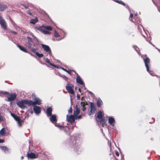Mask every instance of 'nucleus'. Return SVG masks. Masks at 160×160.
<instances>
[{
    "label": "nucleus",
    "mask_w": 160,
    "mask_h": 160,
    "mask_svg": "<svg viewBox=\"0 0 160 160\" xmlns=\"http://www.w3.org/2000/svg\"><path fill=\"white\" fill-rule=\"evenodd\" d=\"M0 94L9 95L7 97V101L8 102H11L14 101L17 97L16 94L15 93H10L6 91H0Z\"/></svg>",
    "instance_id": "nucleus-1"
},
{
    "label": "nucleus",
    "mask_w": 160,
    "mask_h": 160,
    "mask_svg": "<svg viewBox=\"0 0 160 160\" xmlns=\"http://www.w3.org/2000/svg\"><path fill=\"white\" fill-rule=\"evenodd\" d=\"M17 104L18 106L22 109H24L27 108L24 104L28 105V106H30L29 100H21L17 102Z\"/></svg>",
    "instance_id": "nucleus-2"
},
{
    "label": "nucleus",
    "mask_w": 160,
    "mask_h": 160,
    "mask_svg": "<svg viewBox=\"0 0 160 160\" xmlns=\"http://www.w3.org/2000/svg\"><path fill=\"white\" fill-rule=\"evenodd\" d=\"M34 100V101L33 102L32 101L29 100L30 106L35 105L37 104L40 105L41 104V100H40L38 98H36L35 97Z\"/></svg>",
    "instance_id": "nucleus-3"
},
{
    "label": "nucleus",
    "mask_w": 160,
    "mask_h": 160,
    "mask_svg": "<svg viewBox=\"0 0 160 160\" xmlns=\"http://www.w3.org/2000/svg\"><path fill=\"white\" fill-rule=\"evenodd\" d=\"M145 66L148 72L149 71V65L150 60L148 58L146 57L145 58L143 59Z\"/></svg>",
    "instance_id": "nucleus-4"
},
{
    "label": "nucleus",
    "mask_w": 160,
    "mask_h": 160,
    "mask_svg": "<svg viewBox=\"0 0 160 160\" xmlns=\"http://www.w3.org/2000/svg\"><path fill=\"white\" fill-rule=\"evenodd\" d=\"M0 24L3 29L6 30L7 29V26L5 20L1 16H0Z\"/></svg>",
    "instance_id": "nucleus-5"
},
{
    "label": "nucleus",
    "mask_w": 160,
    "mask_h": 160,
    "mask_svg": "<svg viewBox=\"0 0 160 160\" xmlns=\"http://www.w3.org/2000/svg\"><path fill=\"white\" fill-rule=\"evenodd\" d=\"M73 86H72L71 85L70 86L69 83L66 86V89L68 91L69 93L71 94H74V91L73 89Z\"/></svg>",
    "instance_id": "nucleus-6"
},
{
    "label": "nucleus",
    "mask_w": 160,
    "mask_h": 160,
    "mask_svg": "<svg viewBox=\"0 0 160 160\" xmlns=\"http://www.w3.org/2000/svg\"><path fill=\"white\" fill-rule=\"evenodd\" d=\"M38 154L31 152L29 153H28L27 154V156L28 158L30 159H33L36 158L38 157Z\"/></svg>",
    "instance_id": "nucleus-7"
},
{
    "label": "nucleus",
    "mask_w": 160,
    "mask_h": 160,
    "mask_svg": "<svg viewBox=\"0 0 160 160\" xmlns=\"http://www.w3.org/2000/svg\"><path fill=\"white\" fill-rule=\"evenodd\" d=\"M75 117L74 115L67 116V120L68 122L72 123L75 121Z\"/></svg>",
    "instance_id": "nucleus-8"
},
{
    "label": "nucleus",
    "mask_w": 160,
    "mask_h": 160,
    "mask_svg": "<svg viewBox=\"0 0 160 160\" xmlns=\"http://www.w3.org/2000/svg\"><path fill=\"white\" fill-rule=\"evenodd\" d=\"M42 47L43 50L47 52H48L49 54H51V51L49 47L47 45L42 44Z\"/></svg>",
    "instance_id": "nucleus-9"
},
{
    "label": "nucleus",
    "mask_w": 160,
    "mask_h": 160,
    "mask_svg": "<svg viewBox=\"0 0 160 160\" xmlns=\"http://www.w3.org/2000/svg\"><path fill=\"white\" fill-rule=\"evenodd\" d=\"M90 113L93 114L95 112L96 110L95 105L93 103L90 102Z\"/></svg>",
    "instance_id": "nucleus-10"
},
{
    "label": "nucleus",
    "mask_w": 160,
    "mask_h": 160,
    "mask_svg": "<svg viewBox=\"0 0 160 160\" xmlns=\"http://www.w3.org/2000/svg\"><path fill=\"white\" fill-rule=\"evenodd\" d=\"M77 76L76 78L77 82L81 85H84V83L80 76L78 74H77Z\"/></svg>",
    "instance_id": "nucleus-11"
},
{
    "label": "nucleus",
    "mask_w": 160,
    "mask_h": 160,
    "mask_svg": "<svg viewBox=\"0 0 160 160\" xmlns=\"http://www.w3.org/2000/svg\"><path fill=\"white\" fill-rule=\"evenodd\" d=\"M33 110L35 113L36 114H38L41 112V108L39 106H34Z\"/></svg>",
    "instance_id": "nucleus-12"
},
{
    "label": "nucleus",
    "mask_w": 160,
    "mask_h": 160,
    "mask_svg": "<svg viewBox=\"0 0 160 160\" xmlns=\"http://www.w3.org/2000/svg\"><path fill=\"white\" fill-rule=\"evenodd\" d=\"M50 119L51 121L53 123H56L57 121V119L56 118V116L55 115H52L50 116Z\"/></svg>",
    "instance_id": "nucleus-13"
},
{
    "label": "nucleus",
    "mask_w": 160,
    "mask_h": 160,
    "mask_svg": "<svg viewBox=\"0 0 160 160\" xmlns=\"http://www.w3.org/2000/svg\"><path fill=\"white\" fill-rule=\"evenodd\" d=\"M52 108L51 107H49L46 110V113L48 117L52 115Z\"/></svg>",
    "instance_id": "nucleus-14"
},
{
    "label": "nucleus",
    "mask_w": 160,
    "mask_h": 160,
    "mask_svg": "<svg viewBox=\"0 0 160 160\" xmlns=\"http://www.w3.org/2000/svg\"><path fill=\"white\" fill-rule=\"evenodd\" d=\"M7 8V7L6 5L0 2V11H3Z\"/></svg>",
    "instance_id": "nucleus-15"
},
{
    "label": "nucleus",
    "mask_w": 160,
    "mask_h": 160,
    "mask_svg": "<svg viewBox=\"0 0 160 160\" xmlns=\"http://www.w3.org/2000/svg\"><path fill=\"white\" fill-rule=\"evenodd\" d=\"M80 112V110L78 108L77 105L75 106V110L74 111V116H77L78 114Z\"/></svg>",
    "instance_id": "nucleus-16"
},
{
    "label": "nucleus",
    "mask_w": 160,
    "mask_h": 160,
    "mask_svg": "<svg viewBox=\"0 0 160 160\" xmlns=\"http://www.w3.org/2000/svg\"><path fill=\"white\" fill-rule=\"evenodd\" d=\"M115 120L114 118L109 117L108 119V122L110 125H114L113 124L115 123Z\"/></svg>",
    "instance_id": "nucleus-17"
},
{
    "label": "nucleus",
    "mask_w": 160,
    "mask_h": 160,
    "mask_svg": "<svg viewBox=\"0 0 160 160\" xmlns=\"http://www.w3.org/2000/svg\"><path fill=\"white\" fill-rule=\"evenodd\" d=\"M133 22L137 24H139L140 23L141 21L140 19L136 15H135L134 16V21Z\"/></svg>",
    "instance_id": "nucleus-18"
},
{
    "label": "nucleus",
    "mask_w": 160,
    "mask_h": 160,
    "mask_svg": "<svg viewBox=\"0 0 160 160\" xmlns=\"http://www.w3.org/2000/svg\"><path fill=\"white\" fill-rule=\"evenodd\" d=\"M17 47L19 48V49L22 51L24 52H27V50L24 47H22L20 45L17 44Z\"/></svg>",
    "instance_id": "nucleus-19"
},
{
    "label": "nucleus",
    "mask_w": 160,
    "mask_h": 160,
    "mask_svg": "<svg viewBox=\"0 0 160 160\" xmlns=\"http://www.w3.org/2000/svg\"><path fill=\"white\" fill-rule=\"evenodd\" d=\"M103 116L102 112L101 111H99L98 113L97 118L99 119H100L101 118H103Z\"/></svg>",
    "instance_id": "nucleus-20"
},
{
    "label": "nucleus",
    "mask_w": 160,
    "mask_h": 160,
    "mask_svg": "<svg viewBox=\"0 0 160 160\" xmlns=\"http://www.w3.org/2000/svg\"><path fill=\"white\" fill-rule=\"evenodd\" d=\"M35 28L37 30L40 31L42 32L43 30H44V26L42 25L41 26H39L38 27H36Z\"/></svg>",
    "instance_id": "nucleus-21"
},
{
    "label": "nucleus",
    "mask_w": 160,
    "mask_h": 160,
    "mask_svg": "<svg viewBox=\"0 0 160 160\" xmlns=\"http://www.w3.org/2000/svg\"><path fill=\"white\" fill-rule=\"evenodd\" d=\"M38 21V18L36 17L34 19H32L30 20V23L35 24Z\"/></svg>",
    "instance_id": "nucleus-22"
},
{
    "label": "nucleus",
    "mask_w": 160,
    "mask_h": 160,
    "mask_svg": "<svg viewBox=\"0 0 160 160\" xmlns=\"http://www.w3.org/2000/svg\"><path fill=\"white\" fill-rule=\"evenodd\" d=\"M6 131L5 128H2L0 131V135L2 136H4L6 134Z\"/></svg>",
    "instance_id": "nucleus-23"
},
{
    "label": "nucleus",
    "mask_w": 160,
    "mask_h": 160,
    "mask_svg": "<svg viewBox=\"0 0 160 160\" xmlns=\"http://www.w3.org/2000/svg\"><path fill=\"white\" fill-rule=\"evenodd\" d=\"M11 115L16 121L18 120L20 118L19 117L16 115L14 113H11Z\"/></svg>",
    "instance_id": "nucleus-24"
},
{
    "label": "nucleus",
    "mask_w": 160,
    "mask_h": 160,
    "mask_svg": "<svg viewBox=\"0 0 160 160\" xmlns=\"http://www.w3.org/2000/svg\"><path fill=\"white\" fill-rule=\"evenodd\" d=\"M100 119L101 120L99 121L100 123V124H102V126L103 127L104 125H105V119L104 118H102Z\"/></svg>",
    "instance_id": "nucleus-25"
},
{
    "label": "nucleus",
    "mask_w": 160,
    "mask_h": 160,
    "mask_svg": "<svg viewBox=\"0 0 160 160\" xmlns=\"http://www.w3.org/2000/svg\"><path fill=\"white\" fill-rule=\"evenodd\" d=\"M102 101L101 99H98L97 102V106L98 107H100L102 103Z\"/></svg>",
    "instance_id": "nucleus-26"
},
{
    "label": "nucleus",
    "mask_w": 160,
    "mask_h": 160,
    "mask_svg": "<svg viewBox=\"0 0 160 160\" xmlns=\"http://www.w3.org/2000/svg\"><path fill=\"white\" fill-rule=\"evenodd\" d=\"M16 121L18 122V125L19 127H21L22 125V122H23V121L22 120H21L20 118H19L18 120H17Z\"/></svg>",
    "instance_id": "nucleus-27"
},
{
    "label": "nucleus",
    "mask_w": 160,
    "mask_h": 160,
    "mask_svg": "<svg viewBox=\"0 0 160 160\" xmlns=\"http://www.w3.org/2000/svg\"><path fill=\"white\" fill-rule=\"evenodd\" d=\"M44 29L45 30L46 29L47 30L49 31H51L52 30V27L50 26H44Z\"/></svg>",
    "instance_id": "nucleus-28"
},
{
    "label": "nucleus",
    "mask_w": 160,
    "mask_h": 160,
    "mask_svg": "<svg viewBox=\"0 0 160 160\" xmlns=\"http://www.w3.org/2000/svg\"><path fill=\"white\" fill-rule=\"evenodd\" d=\"M46 62L51 66H55V65L53 64L50 62V60L46 58Z\"/></svg>",
    "instance_id": "nucleus-29"
},
{
    "label": "nucleus",
    "mask_w": 160,
    "mask_h": 160,
    "mask_svg": "<svg viewBox=\"0 0 160 160\" xmlns=\"http://www.w3.org/2000/svg\"><path fill=\"white\" fill-rule=\"evenodd\" d=\"M36 55L39 58L42 57L44 56L43 54H40L38 52H36Z\"/></svg>",
    "instance_id": "nucleus-30"
},
{
    "label": "nucleus",
    "mask_w": 160,
    "mask_h": 160,
    "mask_svg": "<svg viewBox=\"0 0 160 160\" xmlns=\"http://www.w3.org/2000/svg\"><path fill=\"white\" fill-rule=\"evenodd\" d=\"M55 125L56 126L58 127V128H59L61 129H63L64 128V127L61 125H60L58 123H55Z\"/></svg>",
    "instance_id": "nucleus-31"
},
{
    "label": "nucleus",
    "mask_w": 160,
    "mask_h": 160,
    "mask_svg": "<svg viewBox=\"0 0 160 160\" xmlns=\"http://www.w3.org/2000/svg\"><path fill=\"white\" fill-rule=\"evenodd\" d=\"M133 15L132 13L131 14L129 19V20L132 22H134V21L133 20Z\"/></svg>",
    "instance_id": "nucleus-32"
},
{
    "label": "nucleus",
    "mask_w": 160,
    "mask_h": 160,
    "mask_svg": "<svg viewBox=\"0 0 160 160\" xmlns=\"http://www.w3.org/2000/svg\"><path fill=\"white\" fill-rule=\"evenodd\" d=\"M54 36L55 37H60V36L59 34L56 31H55L54 34Z\"/></svg>",
    "instance_id": "nucleus-33"
},
{
    "label": "nucleus",
    "mask_w": 160,
    "mask_h": 160,
    "mask_svg": "<svg viewBox=\"0 0 160 160\" xmlns=\"http://www.w3.org/2000/svg\"><path fill=\"white\" fill-rule=\"evenodd\" d=\"M1 148L2 150L5 151L8 150V148L6 146H1Z\"/></svg>",
    "instance_id": "nucleus-34"
},
{
    "label": "nucleus",
    "mask_w": 160,
    "mask_h": 160,
    "mask_svg": "<svg viewBox=\"0 0 160 160\" xmlns=\"http://www.w3.org/2000/svg\"><path fill=\"white\" fill-rule=\"evenodd\" d=\"M62 69L64 70V71L66 72H67L70 75H71V72L69 71H68L66 69H65L63 68H62Z\"/></svg>",
    "instance_id": "nucleus-35"
},
{
    "label": "nucleus",
    "mask_w": 160,
    "mask_h": 160,
    "mask_svg": "<svg viewBox=\"0 0 160 160\" xmlns=\"http://www.w3.org/2000/svg\"><path fill=\"white\" fill-rule=\"evenodd\" d=\"M42 32L44 34H49L50 33L48 31L45 29L43 30Z\"/></svg>",
    "instance_id": "nucleus-36"
},
{
    "label": "nucleus",
    "mask_w": 160,
    "mask_h": 160,
    "mask_svg": "<svg viewBox=\"0 0 160 160\" xmlns=\"http://www.w3.org/2000/svg\"><path fill=\"white\" fill-rule=\"evenodd\" d=\"M86 107L85 106V103L84 102H83V104H82V110L83 111H85L86 110Z\"/></svg>",
    "instance_id": "nucleus-37"
},
{
    "label": "nucleus",
    "mask_w": 160,
    "mask_h": 160,
    "mask_svg": "<svg viewBox=\"0 0 160 160\" xmlns=\"http://www.w3.org/2000/svg\"><path fill=\"white\" fill-rule=\"evenodd\" d=\"M31 51L33 53H36V52H36V49H35V48H32L31 49Z\"/></svg>",
    "instance_id": "nucleus-38"
},
{
    "label": "nucleus",
    "mask_w": 160,
    "mask_h": 160,
    "mask_svg": "<svg viewBox=\"0 0 160 160\" xmlns=\"http://www.w3.org/2000/svg\"><path fill=\"white\" fill-rule=\"evenodd\" d=\"M119 4H121L124 6L125 5V3H124L122 1H119Z\"/></svg>",
    "instance_id": "nucleus-39"
},
{
    "label": "nucleus",
    "mask_w": 160,
    "mask_h": 160,
    "mask_svg": "<svg viewBox=\"0 0 160 160\" xmlns=\"http://www.w3.org/2000/svg\"><path fill=\"white\" fill-rule=\"evenodd\" d=\"M62 77L65 80H67L68 79V78L65 76L63 75L62 76Z\"/></svg>",
    "instance_id": "nucleus-40"
},
{
    "label": "nucleus",
    "mask_w": 160,
    "mask_h": 160,
    "mask_svg": "<svg viewBox=\"0 0 160 160\" xmlns=\"http://www.w3.org/2000/svg\"><path fill=\"white\" fill-rule=\"evenodd\" d=\"M75 118L76 119H77L78 118H80L82 117V115H80L79 116H77V115L76 116H75Z\"/></svg>",
    "instance_id": "nucleus-41"
},
{
    "label": "nucleus",
    "mask_w": 160,
    "mask_h": 160,
    "mask_svg": "<svg viewBox=\"0 0 160 160\" xmlns=\"http://www.w3.org/2000/svg\"><path fill=\"white\" fill-rule=\"evenodd\" d=\"M115 154L116 155L117 157H119V152L117 151H116L115 152Z\"/></svg>",
    "instance_id": "nucleus-42"
},
{
    "label": "nucleus",
    "mask_w": 160,
    "mask_h": 160,
    "mask_svg": "<svg viewBox=\"0 0 160 160\" xmlns=\"http://www.w3.org/2000/svg\"><path fill=\"white\" fill-rule=\"evenodd\" d=\"M27 38L28 39V41H30V42H31L32 41V39L31 38H30V37H27Z\"/></svg>",
    "instance_id": "nucleus-43"
},
{
    "label": "nucleus",
    "mask_w": 160,
    "mask_h": 160,
    "mask_svg": "<svg viewBox=\"0 0 160 160\" xmlns=\"http://www.w3.org/2000/svg\"><path fill=\"white\" fill-rule=\"evenodd\" d=\"M68 112L69 113H71L72 112V108L71 107L70 108H69V109L68 110Z\"/></svg>",
    "instance_id": "nucleus-44"
},
{
    "label": "nucleus",
    "mask_w": 160,
    "mask_h": 160,
    "mask_svg": "<svg viewBox=\"0 0 160 160\" xmlns=\"http://www.w3.org/2000/svg\"><path fill=\"white\" fill-rule=\"evenodd\" d=\"M77 99L78 100L79 99H80V95L78 94H77Z\"/></svg>",
    "instance_id": "nucleus-45"
},
{
    "label": "nucleus",
    "mask_w": 160,
    "mask_h": 160,
    "mask_svg": "<svg viewBox=\"0 0 160 160\" xmlns=\"http://www.w3.org/2000/svg\"><path fill=\"white\" fill-rule=\"evenodd\" d=\"M4 142V140L3 139H0V143H3Z\"/></svg>",
    "instance_id": "nucleus-46"
},
{
    "label": "nucleus",
    "mask_w": 160,
    "mask_h": 160,
    "mask_svg": "<svg viewBox=\"0 0 160 160\" xmlns=\"http://www.w3.org/2000/svg\"><path fill=\"white\" fill-rule=\"evenodd\" d=\"M11 32L14 34H16L17 33V32L14 31H11Z\"/></svg>",
    "instance_id": "nucleus-47"
},
{
    "label": "nucleus",
    "mask_w": 160,
    "mask_h": 160,
    "mask_svg": "<svg viewBox=\"0 0 160 160\" xmlns=\"http://www.w3.org/2000/svg\"><path fill=\"white\" fill-rule=\"evenodd\" d=\"M115 2H117L118 3H119V0H113Z\"/></svg>",
    "instance_id": "nucleus-48"
},
{
    "label": "nucleus",
    "mask_w": 160,
    "mask_h": 160,
    "mask_svg": "<svg viewBox=\"0 0 160 160\" xmlns=\"http://www.w3.org/2000/svg\"><path fill=\"white\" fill-rule=\"evenodd\" d=\"M24 7L26 9H27L28 8V7L27 6H24Z\"/></svg>",
    "instance_id": "nucleus-49"
},
{
    "label": "nucleus",
    "mask_w": 160,
    "mask_h": 160,
    "mask_svg": "<svg viewBox=\"0 0 160 160\" xmlns=\"http://www.w3.org/2000/svg\"><path fill=\"white\" fill-rule=\"evenodd\" d=\"M28 14H29V15H31V16L32 15V13L31 12H28Z\"/></svg>",
    "instance_id": "nucleus-50"
},
{
    "label": "nucleus",
    "mask_w": 160,
    "mask_h": 160,
    "mask_svg": "<svg viewBox=\"0 0 160 160\" xmlns=\"http://www.w3.org/2000/svg\"><path fill=\"white\" fill-rule=\"evenodd\" d=\"M21 158L22 160L24 158V157L23 156H22L21 157Z\"/></svg>",
    "instance_id": "nucleus-51"
},
{
    "label": "nucleus",
    "mask_w": 160,
    "mask_h": 160,
    "mask_svg": "<svg viewBox=\"0 0 160 160\" xmlns=\"http://www.w3.org/2000/svg\"><path fill=\"white\" fill-rule=\"evenodd\" d=\"M78 91L79 92H81V89L80 88H79L78 89Z\"/></svg>",
    "instance_id": "nucleus-52"
},
{
    "label": "nucleus",
    "mask_w": 160,
    "mask_h": 160,
    "mask_svg": "<svg viewBox=\"0 0 160 160\" xmlns=\"http://www.w3.org/2000/svg\"><path fill=\"white\" fill-rule=\"evenodd\" d=\"M31 113H32H32H33V111H31Z\"/></svg>",
    "instance_id": "nucleus-53"
},
{
    "label": "nucleus",
    "mask_w": 160,
    "mask_h": 160,
    "mask_svg": "<svg viewBox=\"0 0 160 160\" xmlns=\"http://www.w3.org/2000/svg\"><path fill=\"white\" fill-rule=\"evenodd\" d=\"M61 39H58V40H60Z\"/></svg>",
    "instance_id": "nucleus-54"
}]
</instances>
